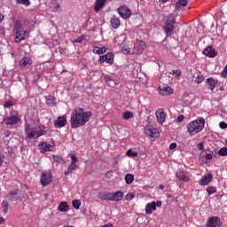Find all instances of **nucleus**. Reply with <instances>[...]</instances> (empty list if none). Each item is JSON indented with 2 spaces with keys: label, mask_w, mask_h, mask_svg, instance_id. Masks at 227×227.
I'll use <instances>...</instances> for the list:
<instances>
[{
  "label": "nucleus",
  "mask_w": 227,
  "mask_h": 227,
  "mask_svg": "<svg viewBox=\"0 0 227 227\" xmlns=\"http://www.w3.org/2000/svg\"><path fill=\"white\" fill-rule=\"evenodd\" d=\"M90 111L84 112L83 108H75L71 114V129H79V127H84L90 121L92 116Z\"/></svg>",
  "instance_id": "obj_1"
},
{
  "label": "nucleus",
  "mask_w": 227,
  "mask_h": 227,
  "mask_svg": "<svg viewBox=\"0 0 227 227\" xmlns=\"http://www.w3.org/2000/svg\"><path fill=\"white\" fill-rule=\"evenodd\" d=\"M45 129L44 125H40L36 128L27 121L25 123V133L27 139H38V137H42L45 134Z\"/></svg>",
  "instance_id": "obj_2"
},
{
  "label": "nucleus",
  "mask_w": 227,
  "mask_h": 227,
  "mask_svg": "<svg viewBox=\"0 0 227 227\" xmlns=\"http://www.w3.org/2000/svg\"><path fill=\"white\" fill-rule=\"evenodd\" d=\"M203 129H205V119H203V117L192 121L187 124V130L190 136H196V134H200Z\"/></svg>",
  "instance_id": "obj_3"
},
{
  "label": "nucleus",
  "mask_w": 227,
  "mask_h": 227,
  "mask_svg": "<svg viewBox=\"0 0 227 227\" xmlns=\"http://www.w3.org/2000/svg\"><path fill=\"white\" fill-rule=\"evenodd\" d=\"M176 22L175 17L169 16L163 25V31H165L167 36H171L173 35Z\"/></svg>",
  "instance_id": "obj_4"
},
{
  "label": "nucleus",
  "mask_w": 227,
  "mask_h": 227,
  "mask_svg": "<svg viewBox=\"0 0 227 227\" xmlns=\"http://www.w3.org/2000/svg\"><path fill=\"white\" fill-rule=\"evenodd\" d=\"M20 121V117L17 114H12L11 116L5 117L3 122L9 126L13 127V125H17Z\"/></svg>",
  "instance_id": "obj_5"
},
{
  "label": "nucleus",
  "mask_w": 227,
  "mask_h": 227,
  "mask_svg": "<svg viewBox=\"0 0 227 227\" xmlns=\"http://www.w3.org/2000/svg\"><path fill=\"white\" fill-rule=\"evenodd\" d=\"M40 182L43 187H47L52 182V173L51 171L42 172Z\"/></svg>",
  "instance_id": "obj_6"
},
{
  "label": "nucleus",
  "mask_w": 227,
  "mask_h": 227,
  "mask_svg": "<svg viewBox=\"0 0 227 227\" xmlns=\"http://www.w3.org/2000/svg\"><path fill=\"white\" fill-rule=\"evenodd\" d=\"M146 48V43L141 40H137L134 48H133V54H143V51Z\"/></svg>",
  "instance_id": "obj_7"
},
{
  "label": "nucleus",
  "mask_w": 227,
  "mask_h": 227,
  "mask_svg": "<svg viewBox=\"0 0 227 227\" xmlns=\"http://www.w3.org/2000/svg\"><path fill=\"white\" fill-rule=\"evenodd\" d=\"M120 17L122 19H129V17L132 15V11L127 7V5H121L117 10Z\"/></svg>",
  "instance_id": "obj_8"
},
{
  "label": "nucleus",
  "mask_w": 227,
  "mask_h": 227,
  "mask_svg": "<svg viewBox=\"0 0 227 227\" xmlns=\"http://www.w3.org/2000/svg\"><path fill=\"white\" fill-rule=\"evenodd\" d=\"M207 227H222L221 218L219 216H211L206 223Z\"/></svg>",
  "instance_id": "obj_9"
},
{
  "label": "nucleus",
  "mask_w": 227,
  "mask_h": 227,
  "mask_svg": "<svg viewBox=\"0 0 227 227\" xmlns=\"http://www.w3.org/2000/svg\"><path fill=\"white\" fill-rule=\"evenodd\" d=\"M27 36H29V35L27 34V30H24V28H21L16 31L15 41L20 43L22 42V40H26Z\"/></svg>",
  "instance_id": "obj_10"
},
{
  "label": "nucleus",
  "mask_w": 227,
  "mask_h": 227,
  "mask_svg": "<svg viewBox=\"0 0 227 227\" xmlns=\"http://www.w3.org/2000/svg\"><path fill=\"white\" fill-rule=\"evenodd\" d=\"M155 116L158 123H160V125H163L166 121V114H164V109L159 108L155 113Z\"/></svg>",
  "instance_id": "obj_11"
},
{
  "label": "nucleus",
  "mask_w": 227,
  "mask_h": 227,
  "mask_svg": "<svg viewBox=\"0 0 227 227\" xmlns=\"http://www.w3.org/2000/svg\"><path fill=\"white\" fill-rule=\"evenodd\" d=\"M38 147L41 150V153H45L46 152H52V145L47 143V142H40L38 144Z\"/></svg>",
  "instance_id": "obj_12"
},
{
  "label": "nucleus",
  "mask_w": 227,
  "mask_h": 227,
  "mask_svg": "<svg viewBox=\"0 0 227 227\" xmlns=\"http://www.w3.org/2000/svg\"><path fill=\"white\" fill-rule=\"evenodd\" d=\"M20 190H12L9 192V200L10 201L15 202V201H19V200L20 199Z\"/></svg>",
  "instance_id": "obj_13"
},
{
  "label": "nucleus",
  "mask_w": 227,
  "mask_h": 227,
  "mask_svg": "<svg viewBox=\"0 0 227 227\" xmlns=\"http://www.w3.org/2000/svg\"><path fill=\"white\" fill-rule=\"evenodd\" d=\"M32 64H33V60L31 59L30 57H23L20 60V67L21 68H29V67H31Z\"/></svg>",
  "instance_id": "obj_14"
},
{
  "label": "nucleus",
  "mask_w": 227,
  "mask_h": 227,
  "mask_svg": "<svg viewBox=\"0 0 227 227\" xmlns=\"http://www.w3.org/2000/svg\"><path fill=\"white\" fill-rule=\"evenodd\" d=\"M67 125V116H59L57 121H54V127L56 129H61L62 127H65Z\"/></svg>",
  "instance_id": "obj_15"
},
{
  "label": "nucleus",
  "mask_w": 227,
  "mask_h": 227,
  "mask_svg": "<svg viewBox=\"0 0 227 227\" xmlns=\"http://www.w3.org/2000/svg\"><path fill=\"white\" fill-rule=\"evenodd\" d=\"M123 200V192H111V201H121Z\"/></svg>",
  "instance_id": "obj_16"
},
{
  "label": "nucleus",
  "mask_w": 227,
  "mask_h": 227,
  "mask_svg": "<svg viewBox=\"0 0 227 227\" xmlns=\"http://www.w3.org/2000/svg\"><path fill=\"white\" fill-rule=\"evenodd\" d=\"M159 93L160 95L168 96V95H173V93H175V90H173V88L169 86H165L162 88L161 87L159 88Z\"/></svg>",
  "instance_id": "obj_17"
},
{
  "label": "nucleus",
  "mask_w": 227,
  "mask_h": 227,
  "mask_svg": "<svg viewBox=\"0 0 227 227\" xmlns=\"http://www.w3.org/2000/svg\"><path fill=\"white\" fill-rule=\"evenodd\" d=\"M145 134L146 136H149V137H157V136H159V133H157V129L152 126L145 127Z\"/></svg>",
  "instance_id": "obj_18"
},
{
  "label": "nucleus",
  "mask_w": 227,
  "mask_h": 227,
  "mask_svg": "<svg viewBox=\"0 0 227 227\" xmlns=\"http://www.w3.org/2000/svg\"><path fill=\"white\" fill-rule=\"evenodd\" d=\"M98 198V200H102V201H111V192H99Z\"/></svg>",
  "instance_id": "obj_19"
},
{
  "label": "nucleus",
  "mask_w": 227,
  "mask_h": 227,
  "mask_svg": "<svg viewBox=\"0 0 227 227\" xmlns=\"http://www.w3.org/2000/svg\"><path fill=\"white\" fill-rule=\"evenodd\" d=\"M214 176L212 174H207L203 176V178L200 179L199 182L200 185H208L213 180Z\"/></svg>",
  "instance_id": "obj_20"
},
{
  "label": "nucleus",
  "mask_w": 227,
  "mask_h": 227,
  "mask_svg": "<svg viewBox=\"0 0 227 227\" xmlns=\"http://www.w3.org/2000/svg\"><path fill=\"white\" fill-rule=\"evenodd\" d=\"M203 52L207 58H215L217 56V52H215V50L211 46H207Z\"/></svg>",
  "instance_id": "obj_21"
},
{
  "label": "nucleus",
  "mask_w": 227,
  "mask_h": 227,
  "mask_svg": "<svg viewBox=\"0 0 227 227\" xmlns=\"http://www.w3.org/2000/svg\"><path fill=\"white\" fill-rule=\"evenodd\" d=\"M206 82L207 84L208 90H211V91H214V90H215V86H217V82H219L211 77V78H207L206 80Z\"/></svg>",
  "instance_id": "obj_22"
},
{
  "label": "nucleus",
  "mask_w": 227,
  "mask_h": 227,
  "mask_svg": "<svg viewBox=\"0 0 227 227\" xmlns=\"http://www.w3.org/2000/svg\"><path fill=\"white\" fill-rule=\"evenodd\" d=\"M153 210H157V204L155 201L149 202L145 206V214H152Z\"/></svg>",
  "instance_id": "obj_23"
},
{
  "label": "nucleus",
  "mask_w": 227,
  "mask_h": 227,
  "mask_svg": "<svg viewBox=\"0 0 227 227\" xmlns=\"http://www.w3.org/2000/svg\"><path fill=\"white\" fill-rule=\"evenodd\" d=\"M176 178H178V180H180L181 182H189V180H191V177H189V176H187L185 172H176Z\"/></svg>",
  "instance_id": "obj_24"
},
{
  "label": "nucleus",
  "mask_w": 227,
  "mask_h": 227,
  "mask_svg": "<svg viewBox=\"0 0 227 227\" xmlns=\"http://www.w3.org/2000/svg\"><path fill=\"white\" fill-rule=\"evenodd\" d=\"M104 6H106V0H96L94 11L98 12L104 8Z\"/></svg>",
  "instance_id": "obj_25"
},
{
  "label": "nucleus",
  "mask_w": 227,
  "mask_h": 227,
  "mask_svg": "<svg viewBox=\"0 0 227 227\" xmlns=\"http://www.w3.org/2000/svg\"><path fill=\"white\" fill-rule=\"evenodd\" d=\"M50 8L52 10V12H61V5L58 0H52L50 4Z\"/></svg>",
  "instance_id": "obj_26"
},
{
  "label": "nucleus",
  "mask_w": 227,
  "mask_h": 227,
  "mask_svg": "<svg viewBox=\"0 0 227 227\" xmlns=\"http://www.w3.org/2000/svg\"><path fill=\"white\" fill-rule=\"evenodd\" d=\"M92 52L100 56V54H106V52H107V48H106V46H102L101 48L98 46H95L92 50Z\"/></svg>",
  "instance_id": "obj_27"
},
{
  "label": "nucleus",
  "mask_w": 227,
  "mask_h": 227,
  "mask_svg": "<svg viewBox=\"0 0 227 227\" xmlns=\"http://www.w3.org/2000/svg\"><path fill=\"white\" fill-rule=\"evenodd\" d=\"M110 24L114 29H118L121 24L120 18L114 17L110 20Z\"/></svg>",
  "instance_id": "obj_28"
},
{
  "label": "nucleus",
  "mask_w": 227,
  "mask_h": 227,
  "mask_svg": "<svg viewBox=\"0 0 227 227\" xmlns=\"http://www.w3.org/2000/svg\"><path fill=\"white\" fill-rule=\"evenodd\" d=\"M77 168H79V165H77V163H70L67 168V170L64 172V175L66 176H68V175L72 174V171H75Z\"/></svg>",
  "instance_id": "obj_29"
},
{
  "label": "nucleus",
  "mask_w": 227,
  "mask_h": 227,
  "mask_svg": "<svg viewBox=\"0 0 227 227\" xmlns=\"http://www.w3.org/2000/svg\"><path fill=\"white\" fill-rule=\"evenodd\" d=\"M104 80L106 81L107 86H110V88H114V86H116V82H114V80H113L111 76L106 74L104 76Z\"/></svg>",
  "instance_id": "obj_30"
},
{
  "label": "nucleus",
  "mask_w": 227,
  "mask_h": 227,
  "mask_svg": "<svg viewBox=\"0 0 227 227\" xmlns=\"http://www.w3.org/2000/svg\"><path fill=\"white\" fill-rule=\"evenodd\" d=\"M52 159L54 162H57L58 164H67V160L59 155L53 154Z\"/></svg>",
  "instance_id": "obj_31"
},
{
  "label": "nucleus",
  "mask_w": 227,
  "mask_h": 227,
  "mask_svg": "<svg viewBox=\"0 0 227 227\" xmlns=\"http://www.w3.org/2000/svg\"><path fill=\"white\" fill-rule=\"evenodd\" d=\"M106 63L108 65H113V63H114V54H113L112 52H108L105 55Z\"/></svg>",
  "instance_id": "obj_32"
},
{
  "label": "nucleus",
  "mask_w": 227,
  "mask_h": 227,
  "mask_svg": "<svg viewBox=\"0 0 227 227\" xmlns=\"http://www.w3.org/2000/svg\"><path fill=\"white\" fill-rule=\"evenodd\" d=\"M59 212H68V208H70V207L68 206V203L67 202H60L59 204Z\"/></svg>",
  "instance_id": "obj_33"
},
{
  "label": "nucleus",
  "mask_w": 227,
  "mask_h": 227,
  "mask_svg": "<svg viewBox=\"0 0 227 227\" xmlns=\"http://www.w3.org/2000/svg\"><path fill=\"white\" fill-rule=\"evenodd\" d=\"M120 47L122 54H130V47L128 44L121 43Z\"/></svg>",
  "instance_id": "obj_34"
},
{
  "label": "nucleus",
  "mask_w": 227,
  "mask_h": 227,
  "mask_svg": "<svg viewBox=\"0 0 227 227\" xmlns=\"http://www.w3.org/2000/svg\"><path fill=\"white\" fill-rule=\"evenodd\" d=\"M187 0H179V2L176 4V10H180V8H185V6H187Z\"/></svg>",
  "instance_id": "obj_35"
},
{
  "label": "nucleus",
  "mask_w": 227,
  "mask_h": 227,
  "mask_svg": "<svg viewBox=\"0 0 227 227\" xmlns=\"http://www.w3.org/2000/svg\"><path fill=\"white\" fill-rule=\"evenodd\" d=\"M13 29L14 31H20V29H22V22H20V20H14V23H13Z\"/></svg>",
  "instance_id": "obj_36"
},
{
  "label": "nucleus",
  "mask_w": 227,
  "mask_h": 227,
  "mask_svg": "<svg viewBox=\"0 0 227 227\" xmlns=\"http://www.w3.org/2000/svg\"><path fill=\"white\" fill-rule=\"evenodd\" d=\"M125 182L128 185H130V184H132V182H134V175L132 174H127L125 176Z\"/></svg>",
  "instance_id": "obj_37"
},
{
  "label": "nucleus",
  "mask_w": 227,
  "mask_h": 227,
  "mask_svg": "<svg viewBox=\"0 0 227 227\" xmlns=\"http://www.w3.org/2000/svg\"><path fill=\"white\" fill-rule=\"evenodd\" d=\"M115 43H118L120 47H121V43H125V36L120 35L115 37L114 39Z\"/></svg>",
  "instance_id": "obj_38"
},
{
  "label": "nucleus",
  "mask_w": 227,
  "mask_h": 227,
  "mask_svg": "<svg viewBox=\"0 0 227 227\" xmlns=\"http://www.w3.org/2000/svg\"><path fill=\"white\" fill-rule=\"evenodd\" d=\"M133 116H134V113L132 112L127 111L122 114L123 120H130V118H132Z\"/></svg>",
  "instance_id": "obj_39"
},
{
  "label": "nucleus",
  "mask_w": 227,
  "mask_h": 227,
  "mask_svg": "<svg viewBox=\"0 0 227 227\" xmlns=\"http://www.w3.org/2000/svg\"><path fill=\"white\" fill-rule=\"evenodd\" d=\"M217 154L220 155V157H226L227 156V147H222L217 152Z\"/></svg>",
  "instance_id": "obj_40"
},
{
  "label": "nucleus",
  "mask_w": 227,
  "mask_h": 227,
  "mask_svg": "<svg viewBox=\"0 0 227 227\" xmlns=\"http://www.w3.org/2000/svg\"><path fill=\"white\" fill-rule=\"evenodd\" d=\"M207 192L209 194V196L215 194V192H217V188H215V186H208L207 188Z\"/></svg>",
  "instance_id": "obj_41"
},
{
  "label": "nucleus",
  "mask_w": 227,
  "mask_h": 227,
  "mask_svg": "<svg viewBox=\"0 0 227 227\" xmlns=\"http://www.w3.org/2000/svg\"><path fill=\"white\" fill-rule=\"evenodd\" d=\"M8 207H10L8 200H4L2 202V207L4 209V214H8Z\"/></svg>",
  "instance_id": "obj_42"
},
{
  "label": "nucleus",
  "mask_w": 227,
  "mask_h": 227,
  "mask_svg": "<svg viewBox=\"0 0 227 227\" xmlns=\"http://www.w3.org/2000/svg\"><path fill=\"white\" fill-rule=\"evenodd\" d=\"M16 3L18 4H23V6H30L31 1L29 0H16Z\"/></svg>",
  "instance_id": "obj_43"
},
{
  "label": "nucleus",
  "mask_w": 227,
  "mask_h": 227,
  "mask_svg": "<svg viewBox=\"0 0 227 227\" xmlns=\"http://www.w3.org/2000/svg\"><path fill=\"white\" fill-rule=\"evenodd\" d=\"M72 205H73L74 208H75L76 210H79V208H81V200H74L72 201Z\"/></svg>",
  "instance_id": "obj_44"
},
{
  "label": "nucleus",
  "mask_w": 227,
  "mask_h": 227,
  "mask_svg": "<svg viewBox=\"0 0 227 227\" xmlns=\"http://www.w3.org/2000/svg\"><path fill=\"white\" fill-rule=\"evenodd\" d=\"M126 154L128 155V157H137V155H139L137 152H134L132 151V149L128 150Z\"/></svg>",
  "instance_id": "obj_45"
},
{
  "label": "nucleus",
  "mask_w": 227,
  "mask_h": 227,
  "mask_svg": "<svg viewBox=\"0 0 227 227\" xmlns=\"http://www.w3.org/2000/svg\"><path fill=\"white\" fill-rule=\"evenodd\" d=\"M203 81H205V75H203V74L198 75L195 79L196 84H201V82H203Z\"/></svg>",
  "instance_id": "obj_46"
},
{
  "label": "nucleus",
  "mask_w": 227,
  "mask_h": 227,
  "mask_svg": "<svg viewBox=\"0 0 227 227\" xmlns=\"http://www.w3.org/2000/svg\"><path fill=\"white\" fill-rule=\"evenodd\" d=\"M46 103L48 104V106H54V98L52 96H49L47 98H46Z\"/></svg>",
  "instance_id": "obj_47"
},
{
  "label": "nucleus",
  "mask_w": 227,
  "mask_h": 227,
  "mask_svg": "<svg viewBox=\"0 0 227 227\" xmlns=\"http://www.w3.org/2000/svg\"><path fill=\"white\" fill-rule=\"evenodd\" d=\"M71 156V164H77V156L74 153H70Z\"/></svg>",
  "instance_id": "obj_48"
},
{
  "label": "nucleus",
  "mask_w": 227,
  "mask_h": 227,
  "mask_svg": "<svg viewBox=\"0 0 227 227\" xmlns=\"http://www.w3.org/2000/svg\"><path fill=\"white\" fill-rule=\"evenodd\" d=\"M84 40V36L81 35L73 40V43H81Z\"/></svg>",
  "instance_id": "obj_49"
},
{
  "label": "nucleus",
  "mask_w": 227,
  "mask_h": 227,
  "mask_svg": "<svg viewBox=\"0 0 227 227\" xmlns=\"http://www.w3.org/2000/svg\"><path fill=\"white\" fill-rule=\"evenodd\" d=\"M184 120H185V116H184V114H181L176 118V123H182Z\"/></svg>",
  "instance_id": "obj_50"
},
{
  "label": "nucleus",
  "mask_w": 227,
  "mask_h": 227,
  "mask_svg": "<svg viewBox=\"0 0 227 227\" xmlns=\"http://www.w3.org/2000/svg\"><path fill=\"white\" fill-rule=\"evenodd\" d=\"M219 127L220 129H222L223 130H224L225 129H227V123L224 121H220L219 122Z\"/></svg>",
  "instance_id": "obj_51"
},
{
  "label": "nucleus",
  "mask_w": 227,
  "mask_h": 227,
  "mask_svg": "<svg viewBox=\"0 0 227 227\" xmlns=\"http://www.w3.org/2000/svg\"><path fill=\"white\" fill-rule=\"evenodd\" d=\"M205 159H206V160H212V159H214V156L212 155V153H207L205 154Z\"/></svg>",
  "instance_id": "obj_52"
},
{
  "label": "nucleus",
  "mask_w": 227,
  "mask_h": 227,
  "mask_svg": "<svg viewBox=\"0 0 227 227\" xmlns=\"http://www.w3.org/2000/svg\"><path fill=\"white\" fill-rule=\"evenodd\" d=\"M134 200V194H132V193H128V194L126 195V200H127V201H130V200Z\"/></svg>",
  "instance_id": "obj_53"
},
{
  "label": "nucleus",
  "mask_w": 227,
  "mask_h": 227,
  "mask_svg": "<svg viewBox=\"0 0 227 227\" xmlns=\"http://www.w3.org/2000/svg\"><path fill=\"white\" fill-rule=\"evenodd\" d=\"M12 106H13V103H12V101H6L4 105V107L10 108L12 107Z\"/></svg>",
  "instance_id": "obj_54"
},
{
  "label": "nucleus",
  "mask_w": 227,
  "mask_h": 227,
  "mask_svg": "<svg viewBox=\"0 0 227 227\" xmlns=\"http://www.w3.org/2000/svg\"><path fill=\"white\" fill-rule=\"evenodd\" d=\"M172 74L176 75V77H180V75H182V71H180V70H172Z\"/></svg>",
  "instance_id": "obj_55"
},
{
  "label": "nucleus",
  "mask_w": 227,
  "mask_h": 227,
  "mask_svg": "<svg viewBox=\"0 0 227 227\" xmlns=\"http://www.w3.org/2000/svg\"><path fill=\"white\" fill-rule=\"evenodd\" d=\"M106 62V55H101L100 57H99V59H98V62L99 63H104V62Z\"/></svg>",
  "instance_id": "obj_56"
},
{
  "label": "nucleus",
  "mask_w": 227,
  "mask_h": 227,
  "mask_svg": "<svg viewBox=\"0 0 227 227\" xmlns=\"http://www.w3.org/2000/svg\"><path fill=\"white\" fill-rule=\"evenodd\" d=\"M176 148V143L170 144V145H169L170 150H175Z\"/></svg>",
  "instance_id": "obj_57"
},
{
  "label": "nucleus",
  "mask_w": 227,
  "mask_h": 227,
  "mask_svg": "<svg viewBox=\"0 0 227 227\" xmlns=\"http://www.w3.org/2000/svg\"><path fill=\"white\" fill-rule=\"evenodd\" d=\"M3 162H4V155L0 154V166L3 164Z\"/></svg>",
  "instance_id": "obj_58"
},
{
  "label": "nucleus",
  "mask_w": 227,
  "mask_h": 227,
  "mask_svg": "<svg viewBox=\"0 0 227 227\" xmlns=\"http://www.w3.org/2000/svg\"><path fill=\"white\" fill-rule=\"evenodd\" d=\"M106 176H107V178H111V176H113V171H108Z\"/></svg>",
  "instance_id": "obj_59"
},
{
  "label": "nucleus",
  "mask_w": 227,
  "mask_h": 227,
  "mask_svg": "<svg viewBox=\"0 0 227 227\" xmlns=\"http://www.w3.org/2000/svg\"><path fill=\"white\" fill-rule=\"evenodd\" d=\"M156 207H158V208H160V207H162V201L160 200L157 201Z\"/></svg>",
  "instance_id": "obj_60"
},
{
  "label": "nucleus",
  "mask_w": 227,
  "mask_h": 227,
  "mask_svg": "<svg viewBox=\"0 0 227 227\" xmlns=\"http://www.w3.org/2000/svg\"><path fill=\"white\" fill-rule=\"evenodd\" d=\"M0 33H1L2 35H4V27H0Z\"/></svg>",
  "instance_id": "obj_61"
},
{
  "label": "nucleus",
  "mask_w": 227,
  "mask_h": 227,
  "mask_svg": "<svg viewBox=\"0 0 227 227\" xmlns=\"http://www.w3.org/2000/svg\"><path fill=\"white\" fill-rule=\"evenodd\" d=\"M0 224H4V218L0 216Z\"/></svg>",
  "instance_id": "obj_62"
},
{
  "label": "nucleus",
  "mask_w": 227,
  "mask_h": 227,
  "mask_svg": "<svg viewBox=\"0 0 227 227\" xmlns=\"http://www.w3.org/2000/svg\"><path fill=\"white\" fill-rule=\"evenodd\" d=\"M2 20H4V15L0 14V23L2 22Z\"/></svg>",
  "instance_id": "obj_63"
},
{
  "label": "nucleus",
  "mask_w": 227,
  "mask_h": 227,
  "mask_svg": "<svg viewBox=\"0 0 227 227\" xmlns=\"http://www.w3.org/2000/svg\"><path fill=\"white\" fill-rule=\"evenodd\" d=\"M160 189H164V185L160 184Z\"/></svg>",
  "instance_id": "obj_64"
}]
</instances>
